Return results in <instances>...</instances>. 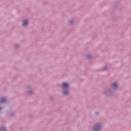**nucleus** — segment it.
<instances>
[{
  "mask_svg": "<svg viewBox=\"0 0 131 131\" xmlns=\"http://www.w3.org/2000/svg\"><path fill=\"white\" fill-rule=\"evenodd\" d=\"M27 24H28V21L25 20L23 21V26H26V25H27Z\"/></svg>",
  "mask_w": 131,
  "mask_h": 131,
  "instance_id": "nucleus-4",
  "label": "nucleus"
},
{
  "mask_svg": "<svg viewBox=\"0 0 131 131\" xmlns=\"http://www.w3.org/2000/svg\"><path fill=\"white\" fill-rule=\"evenodd\" d=\"M1 109H2V107H0V110H1Z\"/></svg>",
  "mask_w": 131,
  "mask_h": 131,
  "instance_id": "nucleus-8",
  "label": "nucleus"
},
{
  "mask_svg": "<svg viewBox=\"0 0 131 131\" xmlns=\"http://www.w3.org/2000/svg\"><path fill=\"white\" fill-rule=\"evenodd\" d=\"M101 128V126L100 125H95L94 127V131H99Z\"/></svg>",
  "mask_w": 131,
  "mask_h": 131,
  "instance_id": "nucleus-1",
  "label": "nucleus"
},
{
  "mask_svg": "<svg viewBox=\"0 0 131 131\" xmlns=\"http://www.w3.org/2000/svg\"><path fill=\"white\" fill-rule=\"evenodd\" d=\"M0 131H6V128L5 127L1 128Z\"/></svg>",
  "mask_w": 131,
  "mask_h": 131,
  "instance_id": "nucleus-7",
  "label": "nucleus"
},
{
  "mask_svg": "<svg viewBox=\"0 0 131 131\" xmlns=\"http://www.w3.org/2000/svg\"><path fill=\"white\" fill-rule=\"evenodd\" d=\"M69 93L68 91H66L63 92V95H68V94Z\"/></svg>",
  "mask_w": 131,
  "mask_h": 131,
  "instance_id": "nucleus-6",
  "label": "nucleus"
},
{
  "mask_svg": "<svg viewBox=\"0 0 131 131\" xmlns=\"http://www.w3.org/2000/svg\"><path fill=\"white\" fill-rule=\"evenodd\" d=\"M6 102V98H2L0 100V103H5Z\"/></svg>",
  "mask_w": 131,
  "mask_h": 131,
  "instance_id": "nucleus-5",
  "label": "nucleus"
},
{
  "mask_svg": "<svg viewBox=\"0 0 131 131\" xmlns=\"http://www.w3.org/2000/svg\"><path fill=\"white\" fill-rule=\"evenodd\" d=\"M112 88L113 89H117V88H118L117 83H115L113 84L112 85Z\"/></svg>",
  "mask_w": 131,
  "mask_h": 131,
  "instance_id": "nucleus-3",
  "label": "nucleus"
},
{
  "mask_svg": "<svg viewBox=\"0 0 131 131\" xmlns=\"http://www.w3.org/2000/svg\"><path fill=\"white\" fill-rule=\"evenodd\" d=\"M62 86L63 89L68 88V84L66 83H63L62 84Z\"/></svg>",
  "mask_w": 131,
  "mask_h": 131,
  "instance_id": "nucleus-2",
  "label": "nucleus"
}]
</instances>
